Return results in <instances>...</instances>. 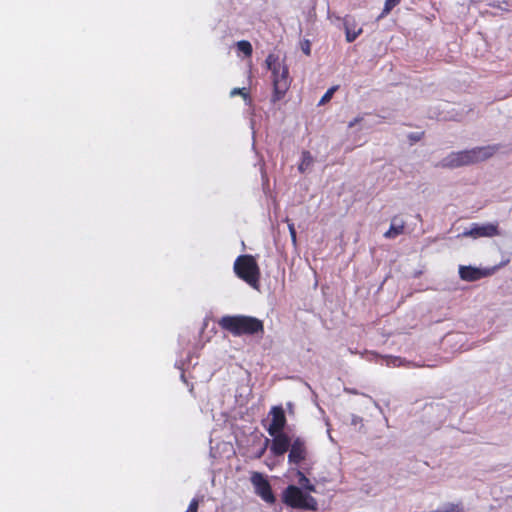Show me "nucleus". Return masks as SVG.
Wrapping results in <instances>:
<instances>
[{
	"label": "nucleus",
	"mask_w": 512,
	"mask_h": 512,
	"mask_svg": "<svg viewBox=\"0 0 512 512\" xmlns=\"http://www.w3.org/2000/svg\"><path fill=\"white\" fill-rule=\"evenodd\" d=\"M282 501L293 509L316 511L318 508L317 500L313 496L303 493L295 485H288L285 488L282 493Z\"/></svg>",
	"instance_id": "obj_5"
},
{
	"label": "nucleus",
	"mask_w": 512,
	"mask_h": 512,
	"mask_svg": "<svg viewBox=\"0 0 512 512\" xmlns=\"http://www.w3.org/2000/svg\"><path fill=\"white\" fill-rule=\"evenodd\" d=\"M498 226H474L469 231L463 232L464 236L473 238L492 237L498 234Z\"/></svg>",
	"instance_id": "obj_12"
},
{
	"label": "nucleus",
	"mask_w": 512,
	"mask_h": 512,
	"mask_svg": "<svg viewBox=\"0 0 512 512\" xmlns=\"http://www.w3.org/2000/svg\"><path fill=\"white\" fill-rule=\"evenodd\" d=\"M337 86H333L331 88H329L325 94L322 96L321 100L319 101V105H323L325 104L326 102L330 101V99L332 98L333 94L335 93V91L337 90Z\"/></svg>",
	"instance_id": "obj_18"
},
{
	"label": "nucleus",
	"mask_w": 512,
	"mask_h": 512,
	"mask_svg": "<svg viewBox=\"0 0 512 512\" xmlns=\"http://www.w3.org/2000/svg\"><path fill=\"white\" fill-rule=\"evenodd\" d=\"M199 508V500L196 498H193L188 506V509L185 512H198Z\"/></svg>",
	"instance_id": "obj_21"
},
{
	"label": "nucleus",
	"mask_w": 512,
	"mask_h": 512,
	"mask_svg": "<svg viewBox=\"0 0 512 512\" xmlns=\"http://www.w3.org/2000/svg\"><path fill=\"white\" fill-rule=\"evenodd\" d=\"M298 477L299 484L308 492H316V487L313 485L310 480L305 476V474L298 470L296 473Z\"/></svg>",
	"instance_id": "obj_13"
},
{
	"label": "nucleus",
	"mask_w": 512,
	"mask_h": 512,
	"mask_svg": "<svg viewBox=\"0 0 512 512\" xmlns=\"http://www.w3.org/2000/svg\"><path fill=\"white\" fill-rule=\"evenodd\" d=\"M401 0H386L384 3V7L380 15L378 16V20L386 17L394 7H396Z\"/></svg>",
	"instance_id": "obj_15"
},
{
	"label": "nucleus",
	"mask_w": 512,
	"mask_h": 512,
	"mask_svg": "<svg viewBox=\"0 0 512 512\" xmlns=\"http://www.w3.org/2000/svg\"><path fill=\"white\" fill-rule=\"evenodd\" d=\"M308 455L306 442L301 437H296L292 440L289 447L288 462L290 464L299 465L305 461Z\"/></svg>",
	"instance_id": "obj_7"
},
{
	"label": "nucleus",
	"mask_w": 512,
	"mask_h": 512,
	"mask_svg": "<svg viewBox=\"0 0 512 512\" xmlns=\"http://www.w3.org/2000/svg\"><path fill=\"white\" fill-rule=\"evenodd\" d=\"M264 450H265V448H263V450L259 453L258 457H261L263 455Z\"/></svg>",
	"instance_id": "obj_26"
},
{
	"label": "nucleus",
	"mask_w": 512,
	"mask_h": 512,
	"mask_svg": "<svg viewBox=\"0 0 512 512\" xmlns=\"http://www.w3.org/2000/svg\"><path fill=\"white\" fill-rule=\"evenodd\" d=\"M266 64L271 70L273 75V87L274 93L272 101L277 102L281 100L290 86L289 73L286 66L281 65L278 61V57L273 54H269L266 58Z\"/></svg>",
	"instance_id": "obj_3"
},
{
	"label": "nucleus",
	"mask_w": 512,
	"mask_h": 512,
	"mask_svg": "<svg viewBox=\"0 0 512 512\" xmlns=\"http://www.w3.org/2000/svg\"><path fill=\"white\" fill-rule=\"evenodd\" d=\"M239 52H242L246 57H250L253 53L252 45L247 40H241L236 43Z\"/></svg>",
	"instance_id": "obj_14"
},
{
	"label": "nucleus",
	"mask_w": 512,
	"mask_h": 512,
	"mask_svg": "<svg viewBox=\"0 0 512 512\" xmlns=\"http://www.w3.org/2000/svg\"><path fill=\"white\" fill-rule=\"evenodd\" d=\"M498 148V145H488L475 147L470 150L452 152L442 160L441 166L445 168H457L485 161L492 157L497 152Z\"/></svg>",
	"instance_id": "obj_1"
},
{
	"label": "nucleus",
	"mask_w": 512,
	"mask_h": 512,
	"mask_svg": "<svg viewBox=\"0 0 512 512\" xmlns=\"http://www.w3.org/2000/svg\"><path fill=\"white\" fill-rule=\"evenodd\" d=\"M288 228H289L290 236H291V239H292L293 243H296L295 226H288Z\"/></svg>",
	"instance_id": "obj_24"
},
{
	"label": "nucleus",
	"mask_w": 512,
	"mask_h": 512,
	"mask_svg": "<svg viewBox=\"0 0 512 512\" xmlns=\"http://www.w3.org/2000/svg\"><path fill=\"white\" fill-rule=\"evenodd\" d=\"M343 25L346 35V41L351 43L356 40V38L362 34L363 29L358 27L355 18L347 15L343 18Z\"/></svg>",
	"instance_id": "obj_10"
},
{
	"label": "nucleus",
	"mask_w": 512,
	"mask_h": 512,
	"mask_svg": "<svg viewBox=\"0 0 512 512\" xmlns=\"http://www.w3.org/2000/svg\"><path fill=\"white\" fill-rule=\"evenodd\" d=\"M405 226H390V228L384 233L386 238H395L404 232Z\"/></svg>",
	"instance_id": "obj_16"
},
{
	"label": "nucleus",
	"mask_w": 512,
	"mask_h": 512,
	"mask_svg": "<svg viewBox=\"0 0 512 512\" xmlns=\"http://www.w3.org/2000/svg\"><path fill=\"white\" fill-rule=\"evenodd\" d=\"M436 512H464L463 507L459 504H449L443 511Z\"/></svg>",
	"instance_id": "obj_19"
},
{
	"label": "nucleus",
	"mask_w": 512,
	"mask_h": 512,
	"mask_svg": "<svg viewBox=\"0 0 512 512\" xmlns=\"http://www.w3.org/2000/svg\"><path fill=\"white\" fill-rule=\"evenodd\" d=\"M423 133H420V134H415V133H412L409 135V138L412 140V141H419L422 137Z\"/></svg>",
	"instance_id": "obj_25"
},
{
	"label": "nucleus",
	"mask_w": 512,
	"mask_h": 512,
	"mask_svg": "<svg viewBox=\"0 0 512 512\" xmlns=\"http://www.w3.org/2000/svg\"><path fill=\"white\" fill-rule=\"evenodd\" d=\"M235 95H241L244 99H247L249 97V93L247 92L246 88H234L231 91V96Z\"/></svg>",
	"instance_id": "obj_20"
},
{
	"label": "nucleus",
	"mask_w": 512,
	"mask_h": 512,
	"mask_svg": "<svg viewBox=\"0 0 512 512\" xmlns=\"http://www.w3.org/2000/svg\"><path fill=\"white\" fill-rule=\"evenodd\" d=\"M251 483L254 486L255 493L261 497L262 500L269 504H274L276 501L273 494L271 485L265 476L260 472H253L251 475Z\"/></svg>",
	"instance_id": "obj_6"
},
{
	"label": "nucleus",
	"mask_w": 512,
	"mask_h": 512,
	"mask_svg": "<svg viewBox=\"0 0 512 512\" xmlns=\"http://www.w3.org/2000/svg\"><path fill=\"white\" fill-rule=\"evenodd\" d=\"M269 415L271 416V421L267 428V432L269 435H274L277 432H283L287 419L285 416V411L282 406H273L270 409Z\"/></svg>",
	"instance_id": "obj_8"
},
{
	"label": "nucleus",
	"mask_w": 512,
	"mask_h": 512,
	"mask_svg": "<svg viewBox=\"0 0 512 512\" xmlns=\"http://www.w3.org/2000/svg\"><path fill=\"white\" fill-rule=\"evenodd\" d=\"M301 49L302 51L307 55L309 56L311 54V43L309 40H304L302 43H301Z\"/></svg>",
	"instance_id": "obj_22"
},
{
	"label": "nucleus",
	"mask_w": 512,
	"mask_h": 512,
	"mask_svg": "<svg viewBox=\"0 0 512 512\" xmlns=\"http://www.w3.org/2000/svg\"><path fill=\"white\" fill-rule=\"evenodd\" d=\"M221 329L233 336L255 335L264 333L263 321L247 315H226L219 322Z\"/></svg>",
	"instance_id": "obj_2"
},
{
	"label": "nucleus",
	"mask_w": 512,
	"mask_h": 512,
	"mask_svg": "<svg viewBox=\"0 0 512 512\" xmlns=\"http://www.w3.org/2000/svg\"><path fill=\"white\" fill-rule=\"evenodd\" d=\"M459 276L464 281H477L487 276V272L472 266H460Z\"/></svg>",
	"instance_id": "obj_11"
},
{
	"label": "nucleus",
	"mask_w": 512,
	"mask_h": 512,
	"mask_svg": "<svg viewBox=\"0 0 512 512\" xmlns=\"http://www.w3.org/2000/svg\"><path fill=\"white\" fill-rule=\"evenodd\" d=\"M362 120H363V117L362 116H358V117L354 118L352 121L349 122L348 127L352 128L356 124L360 123Z\"/></svg>",
	"instance_id": "obj_23"
},
{
	"label": "nucleus",
	"mask_w": 512,
	"mask_h": 512,
	"mask_svg": "<svg viewBox=\"0 0 512 512\" xmlns=\"http://www.w3.org/2000/svg\"><path fill=\"white\" fill-rule=\"evenodd\" d=\"M313 162L312 156L310 152L304 151L302 153V162L299 165V170L304 171L305 168H307L311 163Z\"/></svg>",
	"instance_id": "obj_17"
},
{
	"label": "nucleus",
	"mask_w": 512,
	"mask_h": 512,
	"mask_svg": "<svg viewBox=\"0 0 512 512\" xmlns=\"http://www.w3.org/2000/svg\"><path fill=\"white\" fill-rule=\"evenodd\" d=\"M235 274L249 284L251 287L257 289L259 287L260 269L252 255H240L234 262Z\"/></svg>",
	"instance_id": "obj_4"
},
{
	"label": "nucleus",
	"mask_w": 512,
	"mask_h": 512,
	"mask_svg": "<svg viewBox=\"0 0 512 512\" xmlns=\"http://www.w3.org/2000/svg\"><path fill=\"white\" fill-rule=\"evenodd\" d=\"M270 436L272 437L270 445L271 453L276 457L283 456L289 450L292 443L291 438L284 432H277Z\"/></svg>",
	"instance_id": "obj_9"
}]
</instances>
